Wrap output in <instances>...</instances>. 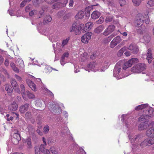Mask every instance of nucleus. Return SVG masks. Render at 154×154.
<instances>
[{
    "instance_id": "obj_37",
    "label": "nucleus",
    "mask_w": 154,
    "mask_h": 154,
    "mask_svg": "<svg viewBox=\"0 0 154 154\" xmlns=\"http://www.w3.org/2000/svg\"><path fill=\"white\" fill-rule=\"evenodd\" d=\"M112 20V17L111 15H108L107 16L105 19V22L106 23H108L109 22H110Z\"/></svg>"
},
{
    "instance_id": "obj_14",
    "label": "nucleus",
    "mask_w": 154,
    "mask_h": 154,
    "mask_svg": "<svg viewBox=\"0 0 154 154\" xmlns=\"http://www.w3.org/2000/svg\"><path fill=\"white\" fill-rule=\"evenodd\" d=\"M121 41V38L119 36H117L114 38L110 43V47L111 48L114 47Z\"/></svg>"
},
{
    "instance_id": "obj_42",
    "label": "nucleus",
    "mask_w": 154,
    "mask_h": 154,
    "mask_svg": "<svg viewBox=\"0 0 154 154\" xmlns=\"http://www.w3.org/2000/svg\"><path fill=\"white\" fill-rule=\"evenodd\" d=\"M50 150L52 154H57V151L55 148L54 147H51L50 148Z\"/></svg>"
},
{
    "instance_id": "obj_27",
    "label": "nucleus",
    "mask_w": 154,
    "mask_h": 154,
    "mask_svg": "<svg viewBox=\"0 0 154 154\" xmlns=\"http://www.w3.org/2000/svg\"><path fill=\"white\" fill-rule=\"evenodd\" d=\"M109 65V61H106L103 64V68L101 69H99L100 71H103L105 69H107Z\"/></svg>"
},
{
    "instance_id": "obj_39",
    "label": "nucleus",
    "mask_w": 154,
    "mask_h": 154,
    "mask_svg": "<svg viewBox=\"0 0 154 154\" xmlns=\"http://www.w3.org/2000/svg\"><path fill=\"white\" fill-rule=\"evenodd\" d=\"M36 105L38 106H41L42 105L43 101L42 100L38 99L36 100Z\"/></svg>"
},
{
    "instance_id": "obj_3",
    "label": "nucleus",
    "mask_w": 154,
    "mask_h": 154,
    "mask_svg": "<svg viewBox=\"0 0 154 154\" xmlns=\"http://www.w3.org/2000/svg\"><path fill=\"white\" fill-rule=\"evenodd\" d=\"M123 63L121 61H119L116 65L113 71V75L117 79H119L122 77L120 76L121 71Z\"/></svg>"
},
{
    "instance_id": "obj_17",
    "label": "nucleus",
    "mask_w": 154,
    "mask_h": 154,
    "mask_svg": "<svg viewBox=\"0 0 154 154\" xmlns=\"http://www.w3.org/2000/svg\"><path fill=\"white\" fill-rule=\"evenodd\" d=\"M152 54L151 49L150 48L148 50V52L146 54V59L149 63H151L152 60Z\"/></svg>"
},
{
    "instance_id": "obj_49",
    "label": "nucleus",
    "mask_w": 154,
    "mask_h": 154,
    "mask_svg": "<svg viewBox=\"0 0 154 154\" xmlns=\"http://www.w3.org/2000/svg\"><path fill=\"white\" fill-rule=\"evenodd\" d=\"M45 2L48 3V4H51L54 2V0H44Z\"/></svg>"
},
{
    "instance_id": "obj_40",
    "label": "nucleus",
    "mask_w": 154,
    "mask_h": 154,
    "mask_svg": "<svg viewBox=\"0 0 154 154\" xmlns=\"http://www.w3.org/2000/svg\"><path fill=\"white\" fill-rule=\"evenodd\" d=\"M41 1V0H33V4L35 6H37L40 4Z\"/></svg>"
},
{
    "instance_id": "obj_20",
    "label": "nucleus",
    "mask_w": 154,
    "mask_h": 154,
    "mask_svg": "<svg viewBox=\"0 0 154 154\" xmlns=\"http://www.w3.org/2000/svg\"><path fill=\"white\" fill-rule=\"evenodd\" d=\"M130 140L131 143L134 142L135 141L139 140V139L141 138V135L140 134L137 135L135 137H133L132 135H129L128 136Z\"/></svg>"
},
{
    "instance_id": "obj_34",
    "label": "nucleus",
    "mask_w": 154,
    "mask_h": 154,
    "mask_svg": "<svg viewBox=\"0 0 154 154\" xmlns=\"http://www.w3.org/2000/svg\"><path fill=\"white\" fill-rule=\"evenodd\" d=\"M93 9V6H89L87 7L85 9V13L86 14H88V15H90V11Z\"/></svg>"
},
{
    "instance_id": "obj_54",
    "label": "nucleus",
    "mask_w": 154,
    "mask_h": 154,
    "mask_svg": "<svg viewBox=\"0 0 154 154\" xmlns=\"http://www.w3.org/2000/svg\"><path fill=\"white\" fill-rule=\"evenodd\" d=\"M9 60L7 58L6 59L5 62V65L6 66H7L9 65Z\"/></svg>"
},
{
    "instance_id": "obj_7",
    "label": "nucleus",
    "mask_w": 154,
    "mask_h": 154,
    "mask_svg": "<svg viewBox=\"0 0 154 154\" xmlns=\"http://www.w3.org/2000/svg\"><path fill=\"white\" fill-rule=\"evenodd\" d=\"M39 145L36 146L35 147V154H41L40 152L44 154H50L49 150L45 148L44 145H40L38 146Z\"/></svg>"
},
{
    "instance_id": "obj_24",
    "label": "nucleus",
    "mask_w": 154,
    "mask_h": 154,
    "mask_svg": "<svg viewBox=\"0 0 154 154\" xmlns=\"http://www.w3.org/2000/svg\"><path fill=\"white\" fill-rule=\"evenodd\" d=\"M69 53L68 52L64 53L62 55L61 57V59L60 61L61 64L63 66L65 63V59L66 57L67 58L68 57Z\"/></svg>"
},
{
    "instance_id": "obj_59",
    "label": "nucleus",
    "mask_w": 154,
    "mask_h": 154,
    "mask_svg": "<svg viewBox=\"0 0 154 154\" xmlns=\"http://www.w3.org/2000/svg\"><path fill=\"white\" fill-rule=\"evenodd\" d=\"M12 91L13 90L11 87H10V88H9L7 91V92L9 94H10L12 92Z\"/></svg>"
},
{
    "instance_id": "obj_64",
    "label": "nucleus",
    "mask_w": 154,
    "mask_h": 154,
    "mask_svg": "<svg viewBox=\"0 0 154 154\" xmlns=\"http://www.w3.org/2000/svg\"><path fill=\"white\" fill-rule=\"evenodd\" d=\"M6 120L8 121H12L13 120V117L12 116H10L9 118H6Z\"/></svg>"
},
{
    "instance_id": "obj_2",
    "label": "nucleus",
    "mask_w": 154,
    "mask_h": 154,
    "mask_svg": "<svg viewBox=\"0 0 154 154\" xmlns=\"http://www.w3.org/2000/svg\"><path fill=\"white\" fill-rule=\"evenodd\" d=\"M148 106V105L147 104H143L139 105L135 108V110H137L146 108L145 114L140 116L138 119L139 121H141L142 120L147 119L151 117V116L153 112L152 108Z\"/></svg>"
},
{
    "instance_id": "obj_21",
    "label": "nucleus",
    "mask_w": 154,
    "mask_h": 154,
    "mask_svg": "<svg viewBox=\"0 0 154 154\" xmlns=\"http://www.w3.org/2000/svg\"><path fill=\"white\" fill-rule=\"evenodd\" d=\"M26 81L27 84L31 89L33 91H35L36 90V86L33 82L29 79H27Z\"/></svg>"
},
{
    "instance_id": "obj_8",
    "label": "nucleus",
    "mask_w": 154,
    "mask_h": 154,
    "mask_svg": "<svg viewBox=\"0 0 154 154\" xmlns=\"http://www.w3.org/2000/svg\"><path fill=\"white\" fill-rule=\"evenodd\" d=\"M139 60L136 58H132L129 60L127 62L124 64V66L125 67H123L124 69H126V68L131 67L133 64L137 63L139 62Z\"/></svg>"
},
{
    "instance_id": "obj_50",
    "label": "nucleus",
    "mask_w": 154,
    "mask_h": 154,
    "mask_svg": "<svg viewBox=\"0 0 154 154\" xmlns=\"http://www.w3.org/2000/svg\"><path fill=\"white\" fill-rule=\"evenodd\" d=\"M25 116L27 119L30 118L31 117V113L29 112H27L26 113Z\"/></svg>"
},
{
    "instance_id": "obj_51",
    "label": "nucleus",
    "mask_w": 154,
    "mask_h": 154,
    "mask_svg": "<svg viewBox=\"0 0 154 154\" xmlns=\"http://www.w3.org/2000/svg\"><path fill=\"white\" fill-rule=\"evenodd\" d=\"M26 2V0H24L20 4V7H23L26 4V2Z\"/></svg>"
},
{
    "instance_id": "obj_56",
    "label": "nucleus",
    "mask_w": 154,
    "mask_h": 154,
    "mask_svg": "<svg viewBox=\"0 0 154 154\" xmlns=\"http://www.w3.org/2000/svg\"><path fill=\"white\" fill-rule=\"evenodd\" d=\"M63 119L60 116H59L58 118H57V121L58 122H59L60 121V123H61V122H63Z\"/></svg>"
},
{
    "instance_id": "obj_18",
    "label": "nucleus",
    "mask_w": 154,
    "mask_h": 154,
    "mask_svg": "<svg viewBox=\"0 0 154 154\" xmlns=\"http://www.w3.org/2000/svg\"><path fill=\"white\" fill-rule=\"evenodd\" d=\"M29 106V104L28 103H26L21 105L20 107L19 110L20 112L22 113H24L28 110Z\"/></svg>"
},
{
    "instance_id": "obj_35",
    "label": "nucleus",
    "mask_w": 154,
    "mask_h": 154,
    "mask_svg": "<svg viewBox=\"0 0 154 154\" xmlns=\"http://www.w3.org/2000/svg\"><path fill=\"white\" fill-rule=\"evenodd\" d=\"M52 20V18L50 15L46 16L44 18V22L46 23H48L50 22Z\"/></svg>"
},
{
    "instance_id": "obj_23",
    "label": "nucleus",
    "mask_w": 154,
    "mask_h": 154,
    "mask_svg": "<svg viewBox=\"0 0 154 154\" xmlns=\"http://www.w3.org/2000/svg\"><path fill=\"white\" fill-rule=\"evenodd\" d=\"M85 13L82 11H79L75 16V18L76 19H82L84 17Z\"/></svg>"
},
{
    "instance_id": "obj_15",
    "label": "nucleus",
    "mask_w": 154,
    "mask_h": 154,
    "mask_svg": "<svg viewBox=\"0 0 154 154\" xmlns=\"http://www.w3.org/2000/svg\"><path fill=\"white\" fill-rule=\"evenodd\" d=\"M50 110L51 111H53V112H54L55 113H58L61 111V108L57 105L52 104Z\"/></svg>"
},
{
    "instance_id": "obj_31",
    "label": "nucleus",
    "mask_w": 154,
    "mask_h": 154,
    "mask_svg": "<svg viewBox=\"0 0 154 154\" xmlns=\"http://www.w3.org/2000/svg\"><path fill=\"white\" fill-rule=\"evenodd\" d=\"M93 25L94 24L93 22H88L85 24V27L86 28L89 30L92 28Z\"/></svg>"
},
{
    "instance_id": "obj_16",
    "label": "nucleus",
    "mask_w": 154,
    "mask_h": 154,
    "mask_svg": "<svg viewBox=\"0 0 154 154\" xmlns=\"http://www.w3.org/2000/svg\"><path fill=\"white\" fill-rule=\"evenodd\" d=\"M151 138H147L145 139L142 143L141 144H154V137H150Z\"/></svg>"
},
{
    "instance_id": "obj_6",
    "label": "nucleus",
    "mask_w": 154,
    "mask_h": 154,
    "mask_svg": "<svg viewBox=\"0 0 154 154\" xmlns=\"http://www.w3.org/2000/svg\"><path fill=\"white\" fill-rule=\"evenodd\" d=\"M99 65L94 62H91L84 67L85 69L88 72L90 71L96 72L99 70Z\"/></svg>"
},
{
    "instance_id": "obj_36",
    "label": "nucleus",
    "mask_w": 154,
    "mask_h": 154,
    "mask_svg": "<svg viewBox=\"0 0 154 154\" xmlns=\"http://www.w3.org/2000/svg\"><path fill=\"white\" fill-rule=\"evenodd\" d=\"M11 85L14 89H15L17 85V82L14 80H12L11 82Z\"/></svg>"
},
{
    "instance_id": "obj_47",
    "label": "nucleus",
    "mask_w": 154,
    "mask_h": 154,
    "mask_svg": "<svg viewBox=\"0 0 154 154\" xmlns=\"http://www.w3.org/2000/svg\"><path fill=\"white\" fill-rule=\"evenodd\" d=\"M37 11L35 10H32L29 13V15L31 16H32L37 13Z\"/></svg>"
},
{
    "instance_id": "obj_63",
    "label": "nucleus",
    "mask_w": 154,
    "mask_h": 154,
    "mask_svg": "<svg viewBox=\"0 0 154 154\" xmlns=\"http://www.w3.org/2000/svg\"><path fill=\"white\" fill-rule=\"evenodd\" d=\"M14 76L18 81H20L21 79V78L19 76L17 75H15Z\"/></svg>"
},
{
    "instance_id": "obj_19",
    "label": "nucleus",
    "mask_w": 154,
    "mask_h": 154,
    "mask_svg": "<svg viewBox=\"0 0 154 154\" xmlns=\"http://www.w3.org/2000/svg\"><path fill=\"white\" fill-rule=\"evenodd\" d=\"M18 105L15 102H12L8 107L9 109L12 111H16Z\"/></svg>"
},
{
    "instance_id": "obj_33",
    "label": "nucleus",
    "mask_w": 154,
    "mask_h": 154,
    "mask_svg": "<svg viewBox=\"0 0 154 154\" xmlns=\"http://www.w3.org/2000/svg\"><path fill=\"white\" fill-rule=\"evenodd\" d=\"M116 35L115 34H112L106 38L104 39V42L106 43H108Z\"/></svg>"
},
{
    "instance_id": "obj_9",
    "label": "nucleus",
    "mask_w": 154,
    "mask_h": 154,
    "mask_svg": "<svg viewBox=\"0 0 154 154\" xmlns=\"http://www.w3.org/2000/svg\"><path fill=\"white\" fill-rule=\"evenodd\" d=\"M92 33L88 32L84 35L81 38L82 42L84 43H87L91 38Z\"/></svg>"
},
{
    "instance_id": "obj_11",
    "label": "nucleus",
    "mask_w": 154,
    "mask_h": 154,
    "mask_svg": "<svg viewBox=\"0 0 154 154\" xmlns=\"http://www.w3.org/2000/svg\"><path fill=\"white\" fill-rule=\"evenodd\" d=\"M115 29V27L114 25H109L105 29L103 34V35L107 36L112 32Z\"/></svg>"
},
{
    "instance_id": "obj_5",
    "label": "nucleus",
    "mask_w": 154,
    "mask_h": 154,
    "mask_svg": "<svg viewBox=\"0 0 154 154\" xmlns=\"http://www.w3.org/2000/svg\"><path fill=\"white\" fill-rule=\"evenodd\" d=\"M146 65L143 63H139L134 65L131 69V71L133 72L140 73L146 69Z\"/></svg>"
},
{
    "instance_id": "obj_41",
    "label": "nucleus",
    "mask_w": 154,
    "mask_h": 154,
    "mask_svg": "<svg viewBox=\"0 0 154 154\" xmlns=\"http://www.w3.org/2000/svg\"><path fill=\"white\" fill-rule=\"evenodd\" d=\"M147 5L150 7H152L154 6V0H149L148 1Z\"/></svg>"
},
{
    "instance_id": "obj_13",
    "label": "nucleus",
    "mask_w": 154,
    "mask_h": 154,
    "mask_svg": "<svg viewBox=\"0 0 154 154\" xmlns=\"http://www.w3.org/2000/svg\"><path fill=\"white\" fill-rule=\"evenodd\" d=\"M68 3V0L64 1V2H58L54 4L52 6L53 9H58L62 7H65Z\"/></svg>"
},
{
    "instance_id": "obj_30",
    "label": "nucleus",
    "mask_w": 154,
    "mask_h": 154,
    "mask_svg": "<svg viewBox=\"0 0 154 154\" xmlns=\"http://www.w3.org/2000/svg\"><path fill=\"white\" fill-rule=\"evenodd\" d=\"M142 39L144 40V42L148 43H149L150 41V37L149 35H146L143 37Z\"/></svg>"
},
{
    "instance_id": "obj_28",
    "label": "nucleus",
    "mask_w": 154,
    "mask_h": 154,
    "mask_svg": "<svg viewBox=\"0 0 154 154\" xmlns=\"http://www.w3.org/2000/svg\"><path fill=\"white\" fill-rule=\"evenodd\" d=\"M25 94L26 97H27L29 99H33L35 97L34 95L29 91H26L25 92ZM27 99V98H26V99L25 100H26Z\"/></svg>"
},
{
    "instance_id": "obj_4",
    "label": "nucleus",
    "mask_w": 154,
    "mask_h": 154,
    "mask_svg": "<svg viewBox=\"0 0 154 154\" xmlns=\"http://www.w3.org/2000/svg\"><path fill=\"white\" fill-rule=\"evenodd\" d=\"M84 26V25L82 24L78 25L76 23H74L70 28L69 31L71 32H74L76 35H79Z\"/></svg>"
},
{
    "instance_id": "obj_61",
    "label": "nucleus",
    "mask_w": 154,
    "mask_h": 154,
    "mask_svg": "<svg viewBox=\"0 0 154 154\" xmlns=\"http://www.w3.org/2000/svg\"><path fill=\"white\" fill-rule=\"evenodd\" d=\"M125 55L127 56H129L131 55V52L129 51H127L125 53Z\"/></svg>"
},
{
    "instance_id": "obj_44",
    "label": "nucleus",
    "mask_w": 154,
    "mask_h": 154,
    "mask_svg": "<svg viewBox=\"0 0 154 154\" xmlns=\"http://www.w3.org/2000/svg\"><path fill=\"white\" fill-rule=\"evenodd\" d=\"M20 63L19 64H17V65L20 68H23L24 67V65L22 60H19Z\"/></svg>"
},
{
    "instance_id": "obj_10",
    "label": "nucleus",
    "mask_w": 154,
    "mask_h": 154,
    "mask_svg": "<svg viewBox=\"0 0 154 154\" xmlns=\"http://www.w3.org/2000/svg\"><path fill=\"white\" fill-rule=\"evenodd\" d=\"M144 20V16L141 14H139L137 15V20L135 21V25L137 26H141L143 23Z\"/></svg>"
},
{
    "instance_id": "obj_46",
    "label": "nucleus",
    "mask_w": 154,
    "mask_h": 154,
    "mask_svg": "<svg viewBox=\"0 0 154 154\" xmlns=\"http://www.w3.org/2000/svg\"><path fill=\"white\" fill-rule=\"evenodd\" d=\"M25 143H27V144H31V139L30 137L27 138L25 141Z\"/></svg>"
},
{
    "instance_id": "obj_48",
    "label": "nucleus",
    "mask_w": 154,
    "mask_h": 154,
    "mask_svg": "<svg viewBox=\"0 0 154 154\" xmlns=\"http://www.w3.org/2000/svg\"><path fill=\"white\" fill-rule=\"evenodd\" d=\"M83 56L84 55L85 56H83L82 57V59L83 61H84L86 59L87 57V54L86 53H84L83 54Z\"/></svg>"
},
{
    "instance_id": "obj_52",
    "label": "nucleus",
    "mask_w": 154,
    "mask_h": 154,
    "mask_svg": "<svg viewBox=\"0 0 154 154\" xmlns=\"http://www.w3.org/2000/svg\"><path fill=\"white\" fill-rule=\"evenodd\" d=\"M46 90L48 92V94L49 95L51 96H52L53 98L54 97V94L51 91H49V90L47 89H46Z\"/></svg>"
},
{
    "instance_id": "obj_43",
    "label": "nucleus",
    "mask_w": 154,
    "mask_h": 154,
    "mask_svg": "<svg viewBox=\"0 0 154 154\" xmlns=\"http://www.w3.org/2000/svg\"><path fill=\"white\" fill-rule=\"evenodd\" d=\"M104 21V18L103 17H101L98 20L96 21V23L98 24H101L103 23Z\"/></svg>"
},
{
    "instance_id": "obj_62",
    "label": "nucleus",
    "mask_w": 154,
    "mask_h": 154,
    "mask_svg": "<svg viewBox=\"0 0 154 154\" xmlns=\"http://www.w3.org/2000/svg\"><path fill=\"white\" fill-rule=\"evenodd\" d=\"M5 90L7 91L10 88V87H11L10 85L8 84H6L5 85Z\"/></svg>"
},
{
    "instance_id": "obj_32",
    "label": "nucleus",
    "mask_w": 154,
    "mask_h": 154,
    "mask_svg": "<svg viewBox=\"0 0 154 154\" xmlns=\"http://www.w3.org/2000/svg\"><path fill=\"white\" fill-rule=\"evenodd\" d=\"M70 39L69 37L67 38L66 39L62 40L61 44V47L62 48H64L68 43Z\"/></svg>"
},
{
    "instance_id": "obj_1",
    "label": "nucleus",
    "mask_w": 154,
    "mask_h": 154,
    "mask_svg": "<svg viewBox=\"0 0 154 154\" xmlns=\"http://www.w3.org/2000/svg\"><path fill=\"white\" fill-rule=\"evenodd\" d=\"M148 129L146 131V135L149 137H154V122H149L146 121L141 122L139 125V129L140 130Z\"/></svg>"
},
{
    "instance_id": "obj_29",
    "label": "nucleus",
    "mask_w": 154,
    "mask_h": 154,
    "mask_svg": "<svg viewBox=\"0 0 154 154\" xmlns=\"http://www.w3.org/2000/svg\"><path fill=\"white\" fill-rule=\"evenodd\" d=\"M13 136V138L17 140V141L20 140V136L18 131H17L16 132L14 133Z\"/></svg>"
},
{
    "instance_id": "obj_26",
    "label": "nucleus",
    "mask_w": 154,
    "mask_h": 154,
    "mask_svg": "<svg viewBox=\"0 0 154 154\" xmlns=\"http://www.w3.org/2000/svg\"><path fill=\"white\" fill-rule=\"evenodd\" d=\"M104 29L103 26L102 25H100L95 29L94 32L96 33H99L103 30Z\"/></svg>"
},
{
    "instance_id": "obj_60",
    "label": "nucleus",
    "mask_w": 154,
    "mask_h": 154,
    "mask_svg": "<svg viewBox=\"0 0 154 154\" xmlns=\"http://www.w3.org/2000/svg\"><path fill=\"white\" fill-rule=\"evenodd\" d=\"M13 70L16 72H19V70L17 67L15 66L13 69Z\"/></svg>"
},
{
    "instance_id": "obj_25",
    "label": "nucleus",
    "mask_w": 154,
    "mask_h": 154,
    "mask_svg": "<svg viewBox=\"0 0 154 154\" xmlns=\"http://www.w3.org/2000/svg\"><path fill=\"white\" fill-rule=\"evenodd\" d=\"M21 89V94L23 98L26 100V95L25 91V87L23 85H21L20 86Z\"/></svg>"
},
{
    "instance_id": "obj_22",
    "label": "nucleus",
    "mask_w": 154,
    "mask_h": 154,
    "mask_svg": "<svg viewBox=\"0 0 154 154\" xmlns=\"http://www.w3.org/2000/svg\"><path fill=\"white\" fill-rule=\"evenodd\" d=\"M100 15V13L97 11H94L91 14V18L94 19L98 18Z\"/></svg>"
},
{
    "instance_id": "obj_53",
    "label": "nucleus",
    "mask_w": 154,
    "mask_h": 154,
    "mask_svg": "<svg viewBox=\"0 0 154 154\" xmlns=\"http://www.w3.org/2000/svg\"><path fill=\"white\" fill-rule=\"evenodd\" d=\"M74 2L73 0H70L69 1V7H72L73 6V5L74 4Z\"/></svg>"
},
{
    "instance_id": "obj_45",
    "label": "nucleus",
    "mask_w": 154,
    "mask_h": 154,
    "mask_svg": "<svg viewBox=\"0 0 154 154\" xmlns=\"http://www.w3.org/2000/svg\"><path fill=\"white\" fill-rule=\"evenodd\" d=\"M119 3L120 4L121 6H123L124 5H125L126 3V0H118Z\"/></svg>"
},
{
    "instance_id": "obj_55",
    "label": "nucleus",
    "mask_w": 154,
    "mask_h": 154,
    "mask_svg": "<svg viewBox=\"0 0 154 154\" xmlns=\"http://www.w3.org/2000/svg\"><path fill=\"white\" fill-rule=\"evenodd\" d=\"M45 70L46 72H50L51 71V68L48 67L45 68Z\"/></svg>"
},
{
    "instance_id": "obj_57",
    "label": "nucleus",
    "mask_w": 154,
    "mask_h": 154,
    "mask_svg": "<svg viewBox=\"0 0 154 154\" xmlns=\"http://www.w3.org/2000/svg\"><path fill=\"white\" fill-rule=\"evenodd\" d=\"M137 32L139 33H142L143 32V29H142L141 27H140L137 30Z\"/></svg>"
},
{
    "instance_id": "obj_12",
    "label": "nucleus",
    "mask_w": 154,
    "mask_h": 154,
    "mask_svg": "<svg viewBox=\"0 0 154 154\" xmlns=\"http://www.w3.org/2000/svg\"><path fill=\"white\" fill-rule=\"evenodd\" d=\"M127 48L128 50L131 51L134 54H137L139 51L137 46L133 43L131 44Z\"/></svg>"
},
{
    "instance_id": "obj_58",
    "label": "nucleus",
    "mask_w": 154,
    "mask_h": 154,
    "mask_svg": "<svg viewBox=\"0 0 154 154\" xmlns=\"http://www.w3.org/2000/svg\"><path fill=\"white\" fill-rule=\"evenodd\" d=\"M146 16H148V18L147 17H146L147 18L145 20V22L146 24H148L149 22V17L148 14H147Z\"/></svg>"
},
{
    "instance_id": "obj_38",
    "label": "nucleus",
    "mask_w": 154,
    "mask_h": 154,
    "mask_svg": "<svg viewBox=\"0 0 154 154\" xmlns=\"http://www.w3.org/2000/svg\"><path fill=\"white\" fill-rule=\"evenodd\" d=\"M49 126L46 125L43 128V132L45 134H47L49 131Z\"/></svg>"
}]
</instances>
